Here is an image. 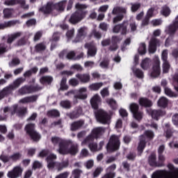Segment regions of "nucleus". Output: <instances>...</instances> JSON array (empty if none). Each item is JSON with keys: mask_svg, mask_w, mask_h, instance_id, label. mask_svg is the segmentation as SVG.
<instances>
[{"mask_svg": "<svg viewBox=\"0 0 178 178\" xmlns=\"http://www.w3.org/2000/svg\"><path fill=\"white\" fill-rule=\"evenodd\" d=\"M58 152L60 155H72L74 156L79 153V145L73 143L72 140H63L59 144Z\"/></svg>", "mask_w": 178, "mask_h": 178, "instance_id": "f257e3e1", "label": "nucleus"}, {"mask_svg": "<svg viewBox=\"0 0 178 178\" xmlns=\"http://www.w3.org/2000/svg\"><path fill=\"white\" fill-rule=\"evenodd\" d=\"M66 0L56 3L52 1H48L46 5L39 8V12L43 13V15H51L54 10L63 12V10H65V7L66 6Z\"/></svg>", "mask_w": 178, "mask_h": 178, "instance_id": "f03ea898", "label": "nucleus"}, {"mask_svg": "<svg viewBox=\"0 0 178 178\" xmlns=\"http://www.w3.org/2000/svg\"><path fill=\"white\" fill-rule=\"evenodd\" d=\"M76 10L71 15V17L69 19V22L71 24H77L80 23L81 20L86 18L87 16V10L84 9H87V6L84 4L76 3L75 6Z\"/></svg>", "mask_w": 178, "mask_h": 178, "instance_id": "7ed1b4c3", "label": "nucleus"}, {"mask_svg": "<svg viewBox=\"0 0 178 178\" xmlns=\"http://www.w3.org/2000/svg\"><path fill=\"white\" fill-rule=\"evenodd\" d=\"M155 137V134L152 130H146L144 131L143 134L139 136V143L137 147L138 155L141 156L147 147V143L148 141H152Z\"/></svg>", "mask_w": 178, "mask_h": 178, "instance_id": "20e7f679", "label": "nucleus"}, {"mask_svg": "<svg viewBox=\"0 0 178 178\" xmlns=\"http://www.w3.org/2000/svg\"><path fill=\"white\" fill-rule=\"evenodd\" d=\"M167 168L170 172L166 170H156L152 173V178H178V168L172 163H168Z\"/></svg>", "mask_w": 178, "mask_h": 178, "instance_id": "39448f33", "label": "nucleus"}, {"mask_svg": "<svg viewBox=\"0 0 178 178\" xmlns=\"http://www.w3.org/2000/svg\"><path fill=\"white\" fill-rule=\"evenodd\" d=\"M105 130L106 129L103 127H99L95 128L92 130L91 134L88 136L83 141L82 145H86L88 144V143H92L95 138H99L101 136H104L105 134Z\"/></svg>", "mask_w": 178, "mask_h": 178, "instance_id": "423d86ee", "label": "nucleus"}, {"mask_svg": "<svg viewBox=\"0 0 178 178\" xmlns=\"http://www.w3.org/2000/svg\"><path fill=\"white\" fill-rule=\"evenodd\" d=\"M112 15L115 16L113 19V23L116 24V23H119V22H122L124 19V15H127V8L117 6L113 8Z\"/></svg>", "mask_w": 178, "mask_h": 178, "instance_id": "0eeeda50", "label": "nucleus"}, {"mask_svg": "<svg viewBox=\"0 0 178 178\" xmlns=\"http://www.w3.org/2000/svg\"><path fill=\"white\" fill-rule=\"evenodd\" d=\"M24 130L33 143H38L41 140V134L35 131V124H27L25 126Z\"/></svg>", "mask_w": 178, "mask_h": 178, "instance_id": "6e6552de", "label": "nucleus"}, {"mask_svg": "<svg viewBox=\"0 0 178 178\" xmlns=\"http://www.w3.org/2000/svg\"><path fill=\"white\" fill-rule=\"evenodd\" d=\"M120 148V139L116 135H112L106 145L108 152H115Z\"/></svg>", "mask_w": 178, "mask_h": 178, "instance_id": "1a4fd4ad", "label": "nucleus"}, {"mask_svg": "<svg viewBox=\"0 0 178 178\" xmlns=\"http://www.w3.org/2000/svg\"><path fill=\"white\" fill-rule=\"evenodd\" d=\"M42 88L38 84L35 85H25L18 90L19 95H26V94H33L41 91Z\"/></svg>", "mask_w": 178, "mask_h": 178, "instance_id": "9d476101", "label": "nucleus"}, {"mask_svg": "<svg viewBox=\"0 0 178 178\" xmlns=\"http://www.w3.org/2000/svg\"><path fill=\"white\" fill-rule=\"evenodd\" d=\"M95 116L96 118V120L99 122V123H102V124H108V122H109V114L102 109H99L95 111Z\"/></svg>", "mask_w": 178, "mask_h": 178, "instance_id": "9b49d317", "label": "nucleus"}, {"mask_svg": "<svg viewBox=\"0 0 178 178\" xmlns=\"http://www.w3.org/2000/svg\"><path fill=\"white\" fill-rule=\"evenodd\" d=\"M129 27V21L124 20L121 24H118L114 26L113 28V32L115 34H121V35H127L129 31L127 28Z\"/></svg>", "mask_w": 178, "mask_h": 178, "instance_id": "f8f14e48", "label": "nucleus"}, {"mask_svg": "<svg viewBox=\"0 0 178 178\" xmlns=\"http://www.w3.org/2000/svg\"><path fill=\"white\" fill-rule=\"evenodd\" d=\"M129 110L131 112L134 119L140 122L143 120L144 113L140 111V106L137 103H131L129 105Z\"/></svg>", "mask_w": 178, "mask_h": 178, "instance_id": "ddd939ff", "label": "nucleus"}, {"mask_svg": "<svg viewBox=\"0 0 178 178\" xmlns=\"http://www.w3.org/2000/svg\"><path fill=\"white\" fill-rule=\"evenodd\" d=\"M150 76L153 79H156V77L161 76V60L158 57H155L153 60L152 71Z\"/></svg>", "mask_w": 178, "mask_h": 178, "instance_id": "4468645a", "label": "nucleus"}, {"mask_svg": "<svg viewBox=\"0 0 178 178\" xmlns=\"http://www.w3.org/2000/svg\"><path fill=\"white\" fill-rule=\"evenodd\" d=\"M23 173V168L19 165H17L13 168V170L8 171L7 173V177L9 178H19Z\"/></svg>", "mask_w": 178, "mask_h": 178, "instance_id": "2eb2a0df", "label": "nucleus"}, {"mask_svg": "<svg viewBox=\"0 0 178 178\" xmlns=\"http://www.w3.org/2000/svg\"><path fill=\"white\" fill-rule=\"evenodd\" d=\"M178 30V15L175 18V21L172 22V24H170L165 31L167 34H169L170 37L173 36L176 34V31Z\"/></svg>", "mask_w": 178, "mask_h": 178, "instance_id": "dca6fc26", "label": "nucleus"}, {"mask_svg": "<svg viewBox=\"0 0 178 178\" xmlns=\"http://www.w3.org/2000/svg\"><path fill=\"white\" fill-rule=\"evenodd\" d=\"M26 81V79L23 77H19L17 79H15L13 84L9 85L7 86L8 89L10 91V93L12 94V92L14 90H16L17 88H19L22 84H23Z\"/></svg>", "mask_w": 178, "mask_h": 178, "instance_id": "f3484780", "label": "nucleus"}, {"mask_svg": "<svg viewBox=\"0 0 178 178\" xmlns=\"http://www.w3.org/2000/svg\"><path fill=\"white\" fill-rule=\"evenodd\" d=\"M86 35H87V28L86 26H83L78 30L76 37L73 40V42H80V41H83V40L86 38Z\"/></svg>", "mask_w": 178, "mask_h": 178, "instance_id": "a211bd4d", "label": "nucleus"}, {"mask_svg": "<svg viewBox=\"0 0 178 178\" xmlns=\"http://www.w3.org/2000/svg\"><path fill=\"white\" fill-rule=\"evenodd\" d=\"M18 115L19 116H24L27 113V108L26 107H19V105L15 104L13 106V111H11V115Z\"/></svg>", "mask_w": 178, "mask_h": 178, "instance_id": "6ab92c4d", "label": "nucleus"}, {"mask_svg": "<svg viewBox=\"0 0 178 178\" xmlns=\"http://www.w3.org/2000/svg\"><path fill=\"white\" fill-rule=\"evenodd\" d=\"M102 102V99H101V97H99V95H95L90 99V104L92 109H94L95 111H98V108H99V105Z\"/></svg>", "mask_w": 178, "mask_h": 178, "instance_id": "aec40b11", "label": "nucleus"}, {"mask_svg": "<svg viewBox=\"0 0 178 178\" xmlns=\"http://www.w3.org/2000/svg\"><path fill=\"white\" fill-rule=\"evenodd\" d=\"M21 5L24 9H28L29 6H26V1L24 0H8L5 1V5L7 6H15V5Z\"/></svg>", "mask_w": 178, "mask_h": 178, "instance_id": "412c9836", "label": "nucleus"}, {"mask_svg": "<svg viewBox=\"0 0 178 178\" xmlns=\"http://www.w3.org/2000/svg\"><path fill=\"white\" fill-rule=\"evenodd\" d=\"M166 115V111L162 109H154L151 111V116L154 120H159L161 118Z\"/></svg>", "mask_w": 178, "mask_h": 178, "instance_id": "4be33fe9", "label": "nucleus"}, {"mask_svg": "<svg viewBox=\"0 0 178 178\" xmlns=\"http://www.w3.org/2000/svg\"><path fill=\"white\" fill-rule=\"evenodd\" d=\"M83 113V109L80 107H76L74 111L70 113H67V116L70 118V119H78L81 116Z\"/></svg>", "mask_w": 178, "mask_h": 178, "instance_id": "5701e85b", "label": "nucleus"}, {"mask_svg": "<svg viewBox=\"0 0 178 178\" xmlns=\"http://www.w3.org/2000/svg\"><path fill=\"white\" fill-rule=\"evenodd\" d=\"M138 104L143 108H151L154 105L152 101L147 97L139 98Z\"/></svg>", "mask_w": 178, "mask_h": 178, "instance_id": "b1692460", "label": "nucleus"}, {"mask_svg": "<svg viewBox=\"0 0 178 178\" xmlns=\"http://www.w3.org/2000/svg\"><path fill=\"white\" fill-rule=\"evenodd\" d=\"M85 48L88 49V56L94 57L97 55V47L92 43H86Z\"/></svg>", "mask_w": 178, "mask_h": 178, "instance_id": "393cba45", "label": "nucleus"}, {"mask_svg": "<svg viewBox=\"0 0 178 178\" xmlns=\"http://www.w3.org/2000/svg\"><path fill=\"white\" fill-rule=\"evenodd\" d=\"M148 163L152 168H160L158 161H156V154L155 152L151 153L149 156Z\"/></svg>", "mask_w": 178, "mask_h": 178, "instance_id": "a878e982", "label": "nucleus"}, {"mask_svg": "<svg viewBox=\"0 0 178 178\" xmlns=\"http://www.w3.org/2000/svg\"><path fill=\"white\" fill-rule=\"evenodd\" d=\"M158 44H159V40L158 39H151L148 49L149 54H155V52H156V47H158Z\"/></svg>", "mask_w": 178, "mask_h": 178, "instance_id": "bb28decb", "label": "nucleus"}, {"mask_svg": "<svg viewBox=\"0 0 178 178\" xmlns=\"http://www.w3.org/2000/svg\"><path fill=\"white\" fill-rule=\"evenodd\" d=\"M75 77H76V79H78V80H79V81L83 84L90 83V80H91L90 74H76Z\"/></svg>", "mask_w": 178, "mask_h": 178, "instance_id": "cd10ccee", "label": "nucleus"}, {"mask_svg": "<svg viewBox=\"0 0 178 178\" xmlns=\"http://www.w3.org/2000/svg\"><path fill=\"white\" fill-rule=\"evenodd\" d=\"M86 121L84 120H79L75 121L71 124V130L72 131H76V130H80L81 127L84 126Z\"/></svg>", "mask_w": 178, "mask_h": 178, "instance_id": "c85d7f7f", "label": "nucleus"}, {"mask_svg": "<svg viewBox=\"0 0 178 178\" xmlns=\"http://www.w3.org/2000/svg\"><path fill=\"white\" fill-rule=\"evenodd\" d=\"M79 94L78 95H75L74 96V98L75 99H87V93H84V92H87V88H80L78 90Z\"/></svg>", "mask_w": 178, "mask_h": 178, "instance_id": "c756f323", "label": "nucleus"}, {"mask_svg": "<svg viewBox=\"0 0 178 178\" xmlns=\"http://www.w3.org/2000/svg\"><path fill=\"white\" fill-rule=\"evenodd\" d=\"M38 99V95H35L24 97L19 100L20 104H29L31 102H36Z\"/></svg>", "mask_w": 178, "mask_h": 178, "instance_id": "7c9ffc66", "label": "nucleus"}, {"mask_svg": "<svg viewBox=\"0 0 178 178\" xmlns=\"http://www.w3.org/2000/svg\"><path fill=\"white\" fill-rule=\"evenodd\" d=\"M169 105V99L165 97H161L157 102V106L161 109H166Z\"/></svg>", "mask_w": 178, "mask_h": 178, "instance_id": "2f4dec72", "label": "nucleus"}, {"mask_svg": "<svg viewBox=\"0 0 178 178\" xmlns=\"http://www.w3.org/2000/svg\"><path fill=\"white\" fill-rule=\"evenodd\" d=\"M52 81H54V78L51 76H43L40 79V83L43 86H51Z\"/></svg>", "mask_w": 178, "mask_h": 178, "instance_id": "473e14b6", "label": "nucleus"}, {"mask_svg": "<svg viewBox=\"0 0 178 178\" xmlns=\"http://www.w3.org/2000/svg\"><path fill=\"white\" fill-rule=\"evenodd\" d=\"M20 35H22L21 32H17V33H14L10 35H8V38H7V44H9V45H10L9 47H10V45H12V43L13 42V41H16V39L19 38V37H20Z\"/></svg>", "mask_w": 178, "mask_h": 178, "instance_id": "72a5a7b5", "label": "nucleus"}, {"mask_svg": "<svg viewBox=\"0 0 178 178\" xmlns=\"http://www.w3.org/2000/svg\"><path fill=\"white\" fill-rule=\"evenodd\" d=\"M69 166V161H63L61 162H56V168L58 172L60 170H63V169H66Z\"/></svg>", "mask_w": 178, "mask_h": 178, "instance_id": "f704fd0d", "label": "nucleus"}, {"mask_svg": "<svg viewBox=\"0 0 178 178\" xmlns=\"http://www.w3.org/2000/svg\"><path fill=\"white\" fill-rule=\"evenodd\" d=\"M165 130L164 131V135L166 138H170L173 136V128L170 127V124H165Z\"/></svg>", "mask_w": 178, "mask_h": 178, "instance_id": "c9c22d12", "label": "nucleus"}, {"mask_svg": "<svg viewBox=\"0 0 178 178\" xmlns=\"http://www.w3.org/2000/svg\"><path fill=\"white\" fill-rule=\"evenodd\" d=\"M161 13L165 17H169V16H170V13H172V10H170V8H169V6H164L162 7Z\"/></svg>", "mask_w": 178, "mask_h": 178, "instance_id": "e433bc0d", "label": "nucleus"}, {"mask_svg": "<svg viewBox=\"0 0 178 178\" xmlns=\"http://www.w3.org/2000/svg\"><path fill=\"white\" fill-rule=\"evenodd\" d=\"M37 72H38V67H33L31 70L24 72V77H25V78L31 77V76H33V74H36Z\"/></svg>", "mask_w": 178, "mask_h": 178, "instance_id": "4c0bfd02", "label": "nucleus"}, {"mask_svg": "<svg viewBox=\"0 0 178 178\" xmlns=\"http://www.w3.org/2000/svg\"><path fill=\"white\" fill-rule=\"evenodd\" d=\"M47 115L48 118H59L60 113L58 110L53 109L47 111Z\"/></svg>", "mask_w": 178, "mask_h": 178, "instance_id": "58836bf2", "label": "nucleus"}, {"mask_svg": "<svg viewBox=\"0 0 178 178\" xmlns=\"http://www.w3.org/2000/svg\"><path fill=\"white\" fill-rule=\"evenodd\" d=\"M17 23H19V20H12L4 22L3 24V30L5 29H8V27H13V26H16Z\"/></svg>", "mask_w": 178, "mask_h": 178, "instance_id": "ea45409f", "label": "nucleus"}, {"mask_svg": "<svg viewBox=\"0 0 178 178\" xmlns=\"http://www.w3.org/2000/svg\"><path fill=\"white\" fill-rule=\"evenodd\" d=\"M104 86L102 82L92 83L89 86V88L91 91H98L101 87Z\"/></svg>", "mask_w": 178, "mask_h": 178, "instance_id": "a19ab883", "label": "nucleus"}, {"mask_svg": "<svg viewBox=\"0 0 178 178\" xmlns=\"http://www.w3.org/2000/svg\"><path fill=\"white\" fill-rule=\"evenodd\" d=\"M10 94L12 93L10 92V90L7 87L3 88V90L0 91V101L1 99H3L5 97H8V95H10Z\"/></svg>", "mask_w": 178, "mask_h": 178, "instance_id": "79ce46f5", "label": "nucleus"}, {"mask_svg": "<svg viewBox=\"0 0 178 178\" xmlns=\"http://www.w3.org/2000/svg\"><path fill=\"white\" fill-rule=\"evenodd\" d=\"M10 47H8L6 43H0V55H3V54H6L9 49H10Z\"/></svg>", "mask_w": 178, "mask_h": 178, "instance_id": "37998d69", "label": "nucleus"}, {"mask_svg": "<svg viewBox=\"0 0 178 178\" xmlns=\"http://www.w3.org/2000/svg\"><path fill=\"white\" fill-rule=\"evenodd\" d=\"M138 51L140 55H145L147 54V44L140 43Z\"/></svg>", "mask_w": 178, "mask_h": 178, "instance_id": "c03bdc74", "label": "nucleus"}, {"mask_svg": "<svg viewBox=\"0 0 178 178\" xmlns=\"http://www.w3.org/2000/svg\"><path fill=\"white\" fill-rule=\"evenodd\" d=\"M107 104H108L109 106L115 111L118 108V103H116V100L113 99H108L106 100Z\"/></svg>", "mask_w": 178, "mask_h": 178, "instance_id": "a18cd8bd", "label": "nucleus"}, {"mask_svg": "<svg viewBox=\"0 0 178 178\" xmlns=\"http://www.w3.org/2000/svg\"><path fill=\"white\" fill-rule=\"evenodd\" d=\"M47 49V46L44 43H38L35 46V52H42Z\"/></svg>", "mask_w": 178, "mask_h": 178, "instance_id": "49530a36", "label": "nucleus"}, {"mask_svg": "<svg viewBox=\"0 0 178 178\" xmlns=\"http://www.w3.org/2000/svg\"><path fill=\"white\" fill-rule=\"evenodd\" d=\"M60 105L65 109H70V108H72V103L69 100L61 101Z\"/></svg>", "mask_w": 178, "mask_h": 178, "instance_id": "de8ad7c7", "label": "nucleus"}, {"mask_svg": "<svg viewBox=\"0 0 178 178\" xmlns=\"http://www.w3.org/2000/svg\"><path fill=\"white\" fill-rule=\"evenodd\" d=\"M13 10V9H12V8H5L3 11L4 18L10 19V17H12Z\"/></svg>", "mask_w": 178, "mask_h": 178, "instance_id": "09e8293b", "label": "nucleus"}, {"mask_svg": "<svg viewBox=\"0 0 178 178\" xmlns=\"http://www.w3.org/2000/svg\"><path fill=\"white\" fill-rule=\"evenodd\" d=\"M133 72L138 79H144V72L143 70L136 68L133 70Z\"/></svg>", "mask_w": 178, "mask_h": 178, "instance_id": "8fccbe9b", "label": "nucleus"}, {"mask_svg": "<svg viewBox=\"0 0 178 178\" xmlns=\"http://www.w3.org/2000/svg\"><path fill=\"white\" fill-rule=\"evenodd\" d=\"M93 142L94 141L88 143V147L91 152H97V151H98V145Z\"/></svg>", "mask_w": 178, "mask_h": 178, "instance_id": "3c124183", "label": "nucleus"}, {"mask_svg": "<svg viewBox=\"0 0 178 178\" xmlns=\"http://www.w3.org/2000/svg\"><path fill=\"white\" fill-rule=\"evenodd\" d=\"M62 141H67V140H63V139H61L60 138L56 137V136L51 138L52 144H54V145H56L58 144V148H59V145L60 144V143H62Z\"/></svg>", "mask_w": 178, "mask_h": 178, "instance_id": "603ef678", "label": "nucleus"}, {"mask_svg": "<svg viewBox=\"0 0 178 178\" xmlns=\"http://www.w3.org/2000/svg\"><path fill=\"white\" fill-rule=\"evenodd\" d=\"M110 62L109 59H104L100 63L99 66L102 69H108Z\"/></svg>", "mask_w": 178, "mask_h": 178, "instance_id": "864d4df0", "label": "nucleus"}, {"mask_svg": "<svg viewBox=\"0 0 178 178\" xmlns=\"http://www.w3.org/2000/svg\"><path fill=\"white\" fill-rule=\"evenodd\" d=\"M10 158L13 162H17V161H19L22 158V154L19 152L14 153L10 156Z\"/></svg>", "mask_w": 178, "mask_h": 178, "instance_id": "5fc2aeb1", "label": "nucleus"}, {"mask_svg": "<svg viewBox=\"0 0 178 178\" xmlns=\"http://www.w3.org/2000/svg\"><path fill=\"white\" fill-rule=\"evenodd\" d=\"M158 159H159V168H162V166H165V156L163 154H158Z\"/></svg>", "mask_w": 178, "mask_h": 178, "instance_id": "6e6d98bb", "label": "nucleus"}, {"mask_svg": "<svg viewBox=\"0 0 178 178\" xmlns=\"http://www.w3.org/2000/svg\"><path fill=\"white\" fill-rule=\"evenodd\" d=\"M61 34L62 33L60 32H54L50 41H54V42H57V41H59V40H60Z\"/></svg>", "mask_w": 178, "mask_h": 178, "instance_id": "4d7b16f0", "label": "nucleus"}, {"mask_svg": "<svg viewBox=\"0 0 178 178\" xmlns=\"http://www.w3.org/2000/svg\"><path fill=\"white\" fill-rule=\"evenodd\" d=\"M170 70V64L169 61L163 63V73H169Z\"/></svg>", "mask_w": 178, "mask_h": 178, "instance_id": "13d9d810", "label": "nucleus"}, {"mask_svg": "<svg viewBox=\"0 0 178 178\" xmlns=\"http://www.w3.org/2000/svg\"><path fill=\"white\" fill-rule=\"evenodd\" d=\"M104 172V168L102 167H97L92 173L93 177H98Z\"/></svg>", "mask_w": 178, "mask_h": 178, "instance_id": "bf43d9fd", "label": "nucleus"}, {"mask_svg": "<svg viewBox=\"0 0 178 178\" xmlns=\"http://www.w3.org/2000/svg\"><path fill=\"white\" fill-rule=\"evenodd\" d=\"M122 40H123V38L119 35H113L111 38V42H114L118 45V44H120Z\"/></svg>", "mask_w": 178, "mask_h": 178, "instance_id": "052dcab7", "label": "nucleus"}, {"mask_svg": "<svg viewBox=\"0 0 178 178\" xmlns=\"http://www.w3.org/2000/svg\"><path fill=\"white\" fill-rule=\"evenodd\" d=\"M140 8H141V3H135L131 4V10L134 13H136V12H137V10H138V9H140Z\"/></svg>", "mask_w": 178, "mask_h": 178, "instance_id": "680f3d73", "label": "nucleus"}, {"mask_svg": "<svg viewBox=\"0 0 178 178\" xmlns=\"http://www.w3.org/2000/svg\"><path fill=\"white\" fill-rule=\"evenodd\" d=\"M72 173L74 178H80L83 171L80 169H75L72 171Z\"/></svg>", "mask_w": 178, "mask_h": 178, "instance_id": "e2e57ef3", "label": "nucleus"}, {"mask_svg": "<svg viewBox=\"0 0 178 178\" xmlns=\"http://www.w3.org/2000/svg\"><path fill=\"white\" fill-rule=\"evenodd\" d=\"M172 81L174 85V88L177 92H178V74L174 75L172 77Z\"/></svg>", "mask_w": 178, "mask_h": 178, "instance_id": "0e129e2a", "label": "nucleus"}, {"mask_svg": "<svg viewBox=\"0 0 178 178\" xmlns=\"http://www.w3.org/2000/svg\"><path fill=\"white\" fill-rule=\"evenodd\" d=\"M150 19V18L145 16V17L142 19L140 27H147V26H149Z\"/></svg>", "mask_w": 178, "mask_h": 178, "instance_id": "69168bd1", "label": "nucleus"}, {"mask_svg": "<svg viewBox=\"0 0 178 178\" xmlns=\"http://www.w3.org/2000/svg\"><path fill=\"white\" fill-rule=\"evenodd\" d=\"M69 84H70V86H72V87H77V86H79V84H80V82H79V80H77L76 79L72 78V79H70Z\"/></svg>", "mask_w": 178, "mask_h": 178, "instance_id": "338daca9", "label": "nucleus"}, {"mask_svg": "<svg viewBox=\"0 0 178 178\" xmlns=\"http://www.w3.org/2000/svg\"><path fill=\"white\" fill-rule=\"evenodd\" d=\"M116 177V173L113 172H106L102 178H115Z\"/></svg>", "mask_w": 178, "mask_h": 178, "instance_id": "774afa93", "label": "nucleus"}]
</instances>
